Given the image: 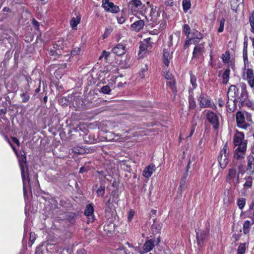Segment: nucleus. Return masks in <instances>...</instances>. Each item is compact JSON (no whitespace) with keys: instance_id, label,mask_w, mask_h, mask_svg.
<instances>
[{"instance_id":"obj_1","label":"nucleus","mask_w":254,"mask_h":254,"mask_svg":"<svg viewBox=\"0 0 254 254\" xmlns=\"http://www.w3.org/2000/svg\"><path fill=\"white\" fill-rule=\"evenodd\" d=\"M229 154L230 151L228 148L227 143H226L221 150L218 157V160L221 168L224 169L227 166L229 162Z\"/></svg>"},{"instance_id":"obj_2","label":"nucleus","mask_w":254,"mask_h":254,"mask_svg":"<svg viewBox=\"0 0 254 254\" xmlns=\"http://www.w3.org/2000/svg\"><path fill=\"white\" fill-rule=\"evenodd\" d=\"M206 118L208 121L213 126L215 129L219 127V120L218 116L214 112L208 111L206 113Z\"/></svg>"},{"instance_id":"obj_3","label":"nucleus","mask_w":254,"mask_h":254,"mask_svg":"<svg viewBox=\"0 0 254 254\" xmlns=\"http://www.w3.org/2000/svg\"><path fill=\"white\" fill-rule=\"evenodd\" d=\"M239 171L237 172L236 168L232 167L228 170V173L226 179L227 180H232L235 185L239 183V174L241 173L240 168H239Z\"/></svg>"},{"instance_id":"obj_4","label":"nucleus","mask_w":254,"mask_h":254,"mask_svg":"<svg viewBox=\"0 0 254 254\" xmlns=\"http://www.w3.org/2000/svg\"><path fill=\"white\" fill-rule=\"evenodd\" d=\"M198 101L200 107L201 108H212L214 105L210 98L203 94H200L199 97Z\"/></svg>"},{"instance_id":"obj_5","label":"nucleus","mask_w":254,"mask_h":254,"mask_svg":"<svg viewBox=\"0 0 254 254\" xmlns=\"http://www.w3.org/2000/svg\"><path fill=\"white\" fill-rule=\"evenodd\" d=\"M236 122L238 127L246 129L250 125L245 121L244 114L241 112H238L236 115Z\"/></svg>"},{"instance_id":"obj_6","label":"nucleus","mask_w":254,"mask_h":254,"mask_svg":"<svg viewBox=\"0 0 254 254\" xmlns=\"http://www.w3.org/2000/svg\"><path fill=\"white\" fill-rule=\"evenodd\" d=\"M102 7L106 11L112 13H117L120 10L119 6L115 5L113 2H110L109 0H103Z\"/></svg>"},{"instance_id":"obj_7","label":"nucleus","mask_w":254,"mask_h":254,"mask_svg":"<svg viewBox=\"0 0 254 254\" xmlns=\"http://www.w3.org/2000/svg\"><path fill=\"white\" fill-rule=\"evenodd\" d=\"M244 133L242 132L237 131L234 137V143L236 146H241L244 144L247 147V142L244 139Z\"/></svg>"},{"instance_id":"obj_8","label":"nucleus","mask_w":254,"mask_h":254,"mask_svg":"<svg viewBox=\"0 0 254 254\" xmlns=\"http://www.w3.org/2000/svg\"><path fill=\"white\" fill-rule=\"evenodd\" d=\"M204 43L196 45L193 49L192 53L193 58L198 59L203 55L204 51Z\"/></svg>"},{"instance_id":"obj_9","label":"nucleus","mask_w":254,"mask_h":254,"mask_svg":"<svg viewBox=\"0 0 254 254\" xmlns=\"http://www.w3.org/2000/svg\"><path fill=\"white\" fill-rule=\"evenodd\" d=\"M246 145L243 144L241 146H238L235 150L234 154V158L236 159H241L244 157L245 153L246 151Z\"/></svg>"},{"instance_id":"obj_10","label":"nucleus","mask_w":254,"mask_h":254,"mask_svg":"<svg viewBox=\"0 0 254 254\" xmlns=\"http://www.w3.org/2000/svg\"><path fill=\"white\" fill-rule=\"evenodd\" d=\"M112 52L117 56H121L126 52V46L122 44H119L112 49Z\"/></svg>"},{"instance_id":"obj_11","label":"nucleus","mask_w":254,"mask_h":254,"mask_svg":"<svg viewBox=\"0 0 254 254\" xmlns=\"http://www.w3.org/2000/svg\"><path fill=\"white\" fill-rule=\"evenodd\" d=\"M247 78L246 79L247 80L249 85L251 87H254V74L253 70L252 69L249 68L246 72Z\"/></svg>"},{"instance_id":"obj_12","label":"nucleus","mask_w":254,"mask_h":254,"mask_svg":"<svg viewBox=\"0 0 254 254\" xmlns=\"http://www.w3.org/2000/svg\"><path fill=\"white\" fill-rule=\"evenodd\" d=\"M207 236V233L205 231L198 230L196 232V240L198 245H201Z\"/></svg>"},{"instance_id":"obj_13","label":"nucleus","mask_w":254,"mask_h":254,"mask_svg":"<svg viewBox=\"0 0 254 254\" xmlns=\"http://www.w3.org/2000/svg\"><path fill=\"white\" fill-rule=\"evenodd\" d=\"M156 169L154 165L151 164L145 168L143 172V175L145 178L150 177Z\"/></svg>"},{"instance_id":"obj_14","label":"nucleus","mask_w":254,"mask_h":254,"mask_svg":"<svg viewBox=\"0 0 254 254\" xmlns=\"http://www.w3.org/2000/svg\"><path fill=\"white\" fill-rule=\"evenodd\" d=\"M150 40V38H148L144 39V41L140 43L138 55H140L142 52L147 50L149 46H151V44L149 43Z\"/></svg>"},{"instance_id":"obj_15","label":"nucleus","mask_w":254,"mask_h":254,"mask_svg":"<svg viewBox=\"0 0 254 254\" xmlns=\"http://www.w3.org/2000/svg\"><path fill=\"white\" fill-rule=\"evenodd\" d=\"M144 25V21L140 20L132 24L131 25V28L132 30L138 32L143 28Z\"/></svg>"},{"instance_id":"obj_16","label":"nucleus","mask_w":254,"mask_h":254,"mask_svg":"<svg viewBox=\"0 0 254 254\" xmlns=\"http://www.w3.org/2000/svg\"><path fill=\"white\" fill-rule=\"evenodd\" d=\"M252 221H246L243 224V232L245 234H248L250 232L251 226L254 224V219L251 218Z\"/></svg>"},{"instance_id":"obj_17","label":"nucleus","mask_w":254,"mask_h":254,"mask_svg":"<svg viewBox=\"0 0 254 254\" xmlns=\"http://www.w3.org/2000/svg\"><path fill=\"white\" fill-rule=\"evenodd\" d=\"M172 56L170 54L169 51L165 49L163 51V60L164 64L168 66L170 63V61L171 59Z\"/></svg>"},{"instance_id":"obj_18","label":"nucleus","mask_w":254,"mask_h":254,"mask_svg":"<svg viewBox=\"0 0 254 254\" xmlns=\"http://www.w3.org/2000/svg\"><path fill=\"white\" fill-rule=\"evenodd\" d=\"M190 82L191 84V87L189 90V92L192 91L197 87V78L195 75L193 74L191 72H190Z\"/></svg>"},{"instance_id":"obj_19","label":"nucleus","mask_w":254,"mask_h":254,"mask_svg":"<svg viewBox=\"0 0 254 254\" xmlns=\"http://www.w3.org/2000/svg\"><path fill=\"white\" fill-rule=\"evenodd\" d=\"M238 94L239 90L235 85H231L229 88L227 92V95L228 97H229V96H231L232 97H235L236 96H237Z\"/></svg>"},{"instance_id":"obj_20","label":"nucleus","mask_w":254,"mask_h":254,"mask_svg":"<svg viewBox=\"0 0 254 254\" xmlns=\"http://www.w3.org/2000/svg\"><path fill=\"white\" fill-rule=\"evenodd\" d=\"M154 247V241L150 239L146 241L143 245L144 250L145 252L150 251Z\"/></svg>"},{"instance_id":"obj_21","label":"nucleus","mask_w":254,"mask_h":254,"mask_svg":"<svg viewBox=\"0 0 254 254\" xmlns=\"http://www.w3.org/2000/svg\"><path fill=\"white\" fill-rule=\"evenodd\" d=\"M20 169H21V171L22 178V180L23 182V191H24V194H25L26 192H25V182L26 181V177H25V175L24 174V164L21 161L20 162Z\"/></svg>"},{"instance_id":"obj_22","label":"nucleus","mask_w":254,"mask_h":254,"mask_svg":"<svg viewBox=\"0 0 254 254\" xmlns=\"http://www.w3.org/2000/svg\"><path fill=\"white\" fill-rule=\"evenodd\" d=\"M248 97V93L246 89V85L243 84L242 87V93L240 97V101L244 102Z\"/></svg>"},{"instance_id":"obj_23","label":"nucleus","mask_w":254,"mask_h":254,"mask_svg":"<svg viewBox=\"0 0 254 254\" xmlns=\"http://www.w3.org/2000/svg\"><path fill=\"white\" fill-rule=\"evenodd\" d=\"M80 17L76 16V17H72L70 20V24L73 29H74L80 21Z\"/></svg>"},{"instance_id":"obj_24","label":"nucleus","mask_w":254,"mask_h":254,"mask_svg":"<svg viewBox=\"0 0 254 254\" xmlns=\"http://www.w3.org/2000/svg\"><path fill=\"white\" fill-rule=\"evenodd\" d=\"M93 211L94 208L93 205L91 204H89L87 205L84 211V214L86 216H91L93 215Z\"/></svg>"},{"instance_id":"obj_25","label":"nucleus","mask_w":254,"mask_h":254,"mask_svg":"<svg viewBox=\"0 0 254 254\" xmlns=\"http://www.w3.org/2000/svg\"><path fill=\"white\" fill-rule=\"evenodd\" d=\"M230 70L229 69H227L225 70L222 75L223 78V83L224 84H226L228 82L229 79Z\"/></svg>"},{"instance_id":"obj_26","label":"nucleus","mask_w":254,"mask_h":254,"mask_svg":"<svg viewBox=\"0 0 254 254\" xmlns=\"http://www.w3.org/2000/svg\"><path fill=\"white\" fill-rule=\"evenodd\" d=\"M246 249V243H241L239 245L238 250L237 254H244Z\"/></svg>"},{"instance_id":"obj_27","label":"nucleus","mask_w":254,"mask_h":254,"mask_svg":"<svg viewBox=\"0 0 254 254\" xmlns=\"http://www.w3.org/2000/svg\"><path fill=\"white\" fill-rule=\"evenodd\" d=\"M249 217L254 219V199L253 200L250 205Z\"/></svg>"},{"instance_id":"obj_28","label":"nucleus","mask_w":254,"mask_h":254,"mask_svg":"<svg viewBox=\"0 0 254 254\" xmlns=\"http://www.w3.org/2000/svg\"><path fill=\"white\" fill-rule=\"evenodd\" d=\"M191 4L189 0H183V6L184 10L186 12L190 7Z\"/></svg>"},{"instance_id":"obj_29","label":"nucleus","mask_w":254,"mask_h":254,"mask_svg":"<svg viewBox=\"0 0 254 254\" xmlns=\"http://www.w3.org/2000/svg\"><path fill=\"white\" fill-rule=\"evenodd\" d=\"M167 84L170 87L171 89L174 93L177 92V88L175 85V82L174 80H170L167 82Z\"/></svg>"},{"instance_id":"obj_30","label":"nucleus","mask_w":254,"mask_h":254,"mask_svg":"<svg viewBox=\"0 0 254 254\" xmlns=\"http://www.w3.org/2000/svg\"><path fill=\"white\" fill-rule=\"evenodd\" d=\"M246 199L244 198H241L237 200V205L240 209H242L245 206Z\"/></svg>"},{"instance_id":"obj_31","label":"nucleus","mask_w":254,"mask_h":254,"mask_svg":"<svg viewBox=\"0 0 254 254\" xmlns=\"http://www.w3.org/2000/svg\"><path fill=\"white\" fill-rule=\"evenodd\" d=\"M247 48H248V42L247 40L245 38V41L244 42V49H243V58L244 60L247 59Z\"/></svg>"},{"instance_id":"obj_32","label":"nucleus","mask_w":254,"mask_h":254,"mask_svg":"<svg viewBox=\"0 0 254 254\" xmlns=\"http://www.w3.org/2000/svg\"><path fill=\"white\" fill-rule=\"evenodd\" d=\"M20 96L22 98V102L25 103L28 101L30 99L29 94L27 92L23 93L20 94Z\"/></svg>"},{"instance_id":"obj_33","label":"nucleus","mask_w":254,"mask_h":254,"mask_svg":"<svg viewBox=\"0 0 254 254\" xmlns=\"http://www.w3.org/2000/svg\"><path fill=\"white\" fill-rule=\"evenodd\" d=\"M105 187L104 186H100L99 188L97 190L96 192L98 196H103L105 194Z\"/></svg>"},{"instance_id":"obj_34","label":"nucleus","mask_w":254,"mask_h":254,"mask_svg":"<svg viewBox=\"0 0 254 254\" xmlns=\"http://www.w3.org/2000/svg\"><path fill=\"white\" fill-rule=\"evenodd\" d=\"M111 91V89L108 85L103 86L101 88V92L104 94H109Z\"/></svg>"},{"instance_id":"obj_35","label":"nucleus","mask_w":254,"mask_h":254,"mask_svg":"<svg viewBox=\"0 0 254 254\" xmlns=\"http://www.w3.org/2000/svg\"><path fill=\"white\" fill-rule=\"evenodd\" d=\"M249 21L252 28V31L254 33V15L253 13L250 17Z\"/></svg>"},{"instance_id":"obj_36","label":"nucleus","mask_w":254,"mask_h":254,"mask_svg":"<svg viewBox=\"0 0 254 254\" xmlns=\"http://www.w3.org/2000/svg\"><path fill=\"white\" fill-rule=\"evenodd\" d=\"M252 185V179L251 178H249L246 181L244 185V187L245 188H251Z\"/></svg>"},{"instance_id":"obj_37","label":"nucleus","mask_w":254,"mask_h":254,"mask_svg":"<svg viewBox=\"0 0 254 254\" xmlns=\"http://www.w3.org/2000/svg\"><path fill=\"white\" fill-rule=\"evenodd\" d=\"M225 21V20L224 18H222L221 19L220 22L219 28L218 29V32L221 33L223 31Z\"/></svg>"},{"instance_id":"obj_38","label":"nucleus","mask_w":254,"mask_h":254,"mask_svg":"<svg viewBox=\"0 0 254 254\" xmlns=\"http://www.w3.org/2000/svg\"><path fill=\"white\" fill-rule=\"evenodd\" d=\"M222 59L223 61L225 63H228L230 59V55L228 53L226 52L225 54L222 55Z\"/></svg>"},{"instance_id":"obj_39","label":"nucleus","mask_w":254,"mask_h":254,"mask_svg":"<svg viewBox=\"0 0 254 254\" xmlns=\"http://www.w3.org/2000/svg\"><path fill=\"white\" fill-rule=\"evenodd\" d=\"M196 103L193 98L189 99V107L191 109H193L195 107Z\"/></svg>"},{"instance_id":"obj_40","label":"nucleus","mask_w":254,"mask_h":254,"mask_svg":"<svg viewBox=\"0 0 254 254\" xmlns=\"http://www.w3.org/2000/svg\"><path fill=\"white\" fill-rule=\"evenodd\" d=\"M130 3L132 4L135 6V7H138L142 4L140 0H132Z\"/></svg>"},{"instance_id":"obj_41","label":"nucleus","mask_w":254,"mask_h":254,"mask_svg":"<svg viewBox=\"0 0 254 254\" xmlns=\"http://www.w3.org/2000/svg\"><path fill=\"white\" fill-rule=\"evenodd\" d=\"M190 26L188 24H185L184 25V32L185 34L188 36L190 34Z\"/></svg>"},{"instance_id":"obj_42","label":"nucleus","mask_w":254,"mask_h":254,"mask_svg":"<svg viewBox=\"0 0 254 254\" xmlns=\"http://www.w3.org/2000/svg\"><path fill=\"white\" fill-rule=\"evenodd\" d=\"M112 29L111 28H107L105 30V31L103 35V39L106 38L112 32Z\"/></svg>"},{"instance_id":"obj_43","label":"nucleus","mask_w":254,"mask_h":254,"mask_svg":"<svg viewBox=\"0 0 254 254\" xmlns=\"http://www.w3.org/2000/svg\"><path fill=\"white\" fill-rule=\"evenodd\" d=\"M117 20L119 23L123 24L125 22L126 19L125 17L123 16V15L122 14L120 16H118L117 17Z\"/></svg>"},{"instance_id":"obj_44","label":"nucleus","mask_w":254,"mask_h":254,"mask_svg":"<svg viewBox=\"0 0 254 254\" xmlns=\"http://www.w3.org/2000/svg\"><path fill=\"white\" fill-rule=\"evenodd\" d=\"M190 161H189L188 162V165L187 166V168H186V172L185 173H184V174L183 175L182 179H184L186 180V179L188 176V170L190 168Z\"/></svg>"},{"instance_id":"obj_45","label":"nucleus","mask_w":254,"mask_h":254,"mask_svg":"<svg viewBox=\"0 0 254 254\" xmlns=\"http://www.w3.org/2000/svg\"><path fill=\"white\" fill-rule=\"evenodd\" d=\"M80 52V49L79 48H76L71 51V55H77L79 54Z\"/></svg>"},{"instance_id":"obj_46","label":"nucleus","mask_w":254,"mask_h":254,"mask_svg":"<svg viewBox=\"0 0 254 254\" xmlns=\"http://www.w3.org/2000/svg\"><path fill=\"white\" fill-rule=\"evenodd\" d=\"M186 182V180L182 178L181 182H180V185L179 186V188L181 190H182L185 186Z\"/></svg>"},{"instance_id":"obj_47","label":"nucleus","mask_w":254,"mask_h":254,"mask_svg":"<svg viewBox=\"0 0 254 254\" xmlns=\"http://www.w3.org/2000/svg\"><path fill=\"white\" fill-rule=\"evenodd\" d=\"M134 215V211L133 210H130L129 212L128 216V220L131 221Z\"/></svg>"},{"instance_id":"obj_48","label":"nucleus","mask_w":254,"mask_h":254,"mask_svg":"<svg viewBox=\"0 0 254 254\" xmlns=\"http://www.w3.org/2000/svg\"><path fill=\"white\" fill-rule=\"evenodd\" d=\"M87 223H92L94 221V216L92 215L91 216H87Z\"/></svg>"},{"instance_id":"obj_49","label":"nucleus","mask_w":254,"mask_h":254,"mask_svg":"<svg viewBox=\"0 0 254 254\" xmlns=\"http://www.w3.org/2000/svg\"><path fill=\"white\" fill-rule=\"evenodd\" d=\"M172 77V74L169 72H167L165 75V77L167 79L171 80Z\"/></svg>"},{"instance_id":"obj_50","label":"nucleus","mask_w":254,"mask_h":254,"mask_svg":"<svg viewBox=\"0 0 254 254\" xmlns=\"http://www.w3.org/2000/svg\"><path fill=\"white\" fill-rule=\"evenodd\" d=\"M12 139L13 141V142L14 143H15L18 146H20V142H19V140L16 137H12Z\"/></svg>"},{"instance_id":"obj_51","label":"nucleus","mask_w":254,"mask_h":254,"mask_svg":"<svg viewBox=\"0 0 254 254\" xmlns=\"http://www.w3.org/2000/svg\"><path fill=\"white\" fill-rule=\"evenodd\" d=\"M88 171V169L85 167H82L80 168L79 173H82L85 172H87Z\"/></svg>"},{"instance_id":"obj_52","label":"nucleus","mask_w":254,"mask_h":254,"mask_svg":"<svg viewBox=\"0 0 254 254\" xmlns=\"http://www.w3.org/2000/svg\"><path fill=\"white\" fill-rule=\"evenodd\" d=\"M110 55V53L108 52H106L105 51H104L103 52L102 56L104 57L105 59H107V58Z\"/></svg>"},{"instance_id":"obj_53","label":"nucleus","mask_w":254,"mask_h":254,"mask_svg":"<svg viewBox=\"0 0 254 254\" xmlns=\"http://www.w3.org/2000/svg\"><path fill=\"white\" fill-rule=\"evenodd\" d=\"M32 24L35 26L36 27L37 29L39 27V23L37 21H36L35 19H33L32 20Z\"/></svg>"},{"instance_id":"obj_54","label":"nucleus","mask_w":254,"mask_h":254,"mask_svg":"<svg viewBox=\"0 0 254 254\" xmlns=\"http://www.w3.org/2000/svg\"><path fill=\"white\" fill-rule=\"evenodd\" d=\"M75 254H86L85 251L84 250H79L76 252Z\"/></svg>"},{"instance_id":"obj_55","label":"nucleus","mask_w":254,"mask_h":254,"mask_svg":"<svg viewBox=\"0 0 254 254\" xmlns=\"http://www.w3.org/2000/svg\"><path fill=\"white\" fill-rule=\"evenodd\" d=\"M35 240V237L33 235L32 233H30V241L32 242V244H33V242Z\"/></svg>"},{"instance_id":"obj_56","label":"nucleus","mask_w":254,"mask_h":254,"mask_svg":"<svg viewBox=\"0 0 254 254\" xmlns=\"http://www.w3.org/2000/svg\"><path fill=\"white\" fill-rule=\"evenodd\" d=\"M195 129V127L194 126L192 127L191 129L190 132V134L188 137H191L192 135L193 134Z\"/></svg>"},{"instance_id":"obj_57","label":"nucleus","mask_w":254,"mask_h":254,"mask_svg":"<svg viewBox=\"0 0 254 254\" xmlns=\"http://www.w3.org/2000/svg\"><path fill=\"white\" fill-rule=\"evenodd\" d=\"M196 38H197V39H200L202 38V35L200 34V33H199V32H198L197 31H196Z\"/></svg>"},{"instance_id":"obj_58","label":"nucleus","mask_w":254,"mask_h":254,"mask_svg":"<svg viewBox=\"0 0 254 254\" xmlns=\"http://www.w3.org/2000/svg\"><path fill=\"white\" fill-rule=\"evenodd\" d=\"M165 3L167 5L172 6V4H173V2L171 1L170 0H168V1H166Z\"/></svg>"},{"instance_id":"obj_59","label":"nucleus","mask_w":254,"mask_h":254,"mask_svg":"<svg viewBox=\"0 0 254 254\" xmlns=\"http://www.w3.org/2000/svg\"><path fill=\"white\" fill-rule=\"evenodd\" d=\"M219 106L220 107H222L223 106V102L222 99H219Z\"/></svg>"},{"instance_id":"obj_60","label":"nucleus","mask_w":254,"mask_h":254,"mask_svg":"<svg viewBox=\"0 0 254 254\" xmlns=\"http://www.w3.org/2000/svg\"><path fill=\"white\" fill-rule=\"evenodd\" d=\"M22 161L24 162V164H26V157L25 156H23L22 158Z\"/></svg>"},{"instance_id":"obj_61","label":"nucleus","mask_w":254,"mask_h":254,"mask_svg":"<svg viewBox=\"0 0 254 254\" xmlns=\"http://www.w3.org/2000/svg\"><path fill=\"white\" fill-rule=\"evenodd\" d=\"M7 140L8 141V142L9 143L10 146L12 147V148H13V149L14 150H15V147L13 146V145L9 141L8 139H7Z\"/></svg>"},{"instance_id":"obj_62","label":"nucleus","mask_w":254,"mask_h":254,"mask_svg":"<svg viewBox=\"0 0 254 254\" xmlns=\"http://www.w3.org/2000/svg\"><path fill=\"white\" fill-rule=\"evenodd\" d=\"M160 242V237H159L157 238V244H159V243Z\"/></svg>"},{"instance_id":"obj_63","label":"nucleus","mask_w":254,"mask_h":254,"mask_svg":"<svg viewBox=\"0 0 254 254\" xmlns=\"http://www.w3.org/2000/svg\"><path fill=\"white\" fill-rule=\"evenodd\" d=\"M40 88H38L35 90V92L38 93L40 91Z\"/></svg>"},{"instance_id":"obj_64","label":"nucleus","mask_w":254,"mask_h":254,"mask_svg":"<svg viewBox=\"0 0 254 254\" xmlns=\"http://www.w3.org/2000/svg\"><path fill=\"white\" fill-rule=\"evenodd\" d=\"M62 66H63V67L65 68L66 67V64H63Z\"/></svg>"}]
</instances>
